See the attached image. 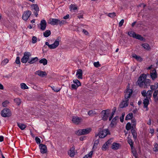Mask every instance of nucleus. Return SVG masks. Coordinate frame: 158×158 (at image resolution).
Listing matches in <instances>:
<instances>
[{
    "label": "nucleus",
    "mask_w": 158,
    "mask_h": 158,
    "mask_svg": "<svg viewBox=\"0 0 158 158\" xmlns=\"http://www.w3.org/2000/svg\"><path fill=\"white\" fill-rule=\"evenodd\" d=\"M129 130H131L133 138L135 139L137 138V134L136 128V121L132 113H129Z\"/></svg>",
    "instance_id": "nucleus-1"
},
{
    "label": "nucleus",
    "mask_w": 158,
    "mask_h": 158,
    "mask_svg": "<svg viewBox=\"0 0 158 158\" xmlns=\"http://www.w3.org/2000/svg\"><path fill=\"white\" fill-rule=\"evenodd\" d=\"M128 83L127 86V88L125 91V93H126L125 95V98L120 103L119 106L120 108H123L128 106Z\"/></svg>",
    "instance_id": "nucleus-2"
},
{
    "label": "nucleus",
    "mask_w": 158,
    "mask_h": 158,
    "mask_svg": "<svg viewBox=\"0 0 158 158\" xmlns=\"http://www.w3.org/2000/svg\"><path fill=\"white\" fill-rule=\"evenodd\" d=\"M92 131L90 128L80 129L75 131V134L78 136L86 135L89 134Z\"/></svg>",
    "instance_id": "nucleus-3"
},
{
    "label": "nucleus",
    "mask_w": 158,
    "mask_h": 158,
    "mask_svg": "<svg viewBox=\"0 0 158 158\" xmlns=\"http://www.w3.org/2000/svg\"><path fill=\"white\" fill-rule=\"evenodd\" d=\"M48 23L52 25H61L66 23V21L64 20H60L56 19H50L48 21Z\"/></svg>",
    "instance_id": "nucleus-4"
},
{
    "label": "nucleus",
    "mask_w": 158,
    "mask_h": 158,
    "mask_svg": "<svg viewBox=\"0 0 158 158\" xmlns=\"http://www.w3.org/2000/svg\"><path fill=\"white\" fill-rule=\"evenodd\" d=\"M129 144L131 147L132 153L135 158H137L138 154L135 147L134 146V142L131 139H129Z\"/></svg>",
    "instance_id": "nucleus-5"
},
{
    "label": "nucleus",
    "mask_w": 158,
    "mask_h": 158,
    "mask_svg": "<svg viewBox=\"0 0 158 158\" xmlns=\"http://www.w3.org/2000/svg\"><path fill=\"white\" fill-rule=\"evenodd\" d=\"M12 115L10 110L7 108H5L3 109L1 112V115L3 117H9Z\"/></svg>",
    "instance_id": "nucleus-6"
},
{
    "label": "nucleus",
    "mask_w": 158,
    "mask_h": 158,
    "mask_svg": "<svg viewBox=\"0 0 158 158\" xmlns=\"http://www.w3.org/2000/svg\"><path fill=\"white\" fill-rule=\"evenodd\" d=\"M147 77L146 75L145 74H142L139 77L137 81L138 85L140 87H143L144 85V81Z\"/></svg>",
    "instance_id": "nucleus-7"
},
{
    "label": "nucleus",
    "mask_w": 158,
    "mask_h": 158,
    "mask_svg": "<svg viewBox=\"0 0 158 158\" xmlns=\"http://www.w3.org/2000/svg\"><path fill=\"white\" fill-rule=\"evenodd\" d=\"M31 55L30 52H24L23 56L21 59V61L23 63H26L29 60V57Z\"/></svg>",
    "instance_id": "nucleus-8"
},
{
    "label": "nucleus",
    "mask_w": 158,
    "mask_h": 158,
    "mask_svg": "<svg viewBox=\"0 0 158 158\" xmlns=\"http://www.w3.org/2000/svg\"><path fill=\"white\" fill-rule=\"evenodd\" d=\"M98 132L97 134L95 133V137H96L98 136H99V138H103L105 137H104V135H105V131L104 129H102L101 128H99L98 129Z\"/></svg>",
    "instance_id": "nucleus-9"
},
{
    "label": "nucleus",
    "mask_w": 158,
    "mask_h": 158,
    "mask_svg": "<svg viewBox=\"0 0 158 158\" xmlns=\"http://www.w3.org/2000/svg\"><path fill=\"white\" fill-rule=\"evenodd\" d=\"M31 10L34 13L35 15L37 17L38 15V12L39 11V8L38 6L36 4H33L31 6Z\"/></svg>",
    "instance_id": "nucleus-10"
},
{
    "label": "nucleus",
    "mask_w": 158,
    "mask_h": 158,
    "mask_svg": "<svg viewBox=\"0 0 158 158\" xmlns=\"http://www.w3.org/2000/svg\"><path fill=\"white\" fill-rule=\"evenodd\" d=\"M31 14V11L29 10L24 11V13L23 14L22 17L23 19L24 20L26 21L28 19Z\"/></svg>",
    "instance_id": "nucleus-11"
},
{
    "label": "nucleus",
    "mask_w": 158,
    "mask_h": 158,
    "mask_svg": "<svg viewBox=\"0 0 158 158\" xmlns=\"http://www.w3.org/2000/svg\"><path fill=\"white\" fill-rule=\"evenodd\" d=\"M40 152L42 154L46 153L47 152V148L45 144H40L39 145Z\"/></svg>",
    "instance_id": "nucleus-12"
},
{
    "label": "nucleus",
    "mask_w": 158,
    "mask_h": 158,
    "mask_svg": "<svg viewBox=\"0 0 158 158\" xmlns=\"http://www.w3.org/2000/svg\"><path fill=\"white\" fill-rule=\"evenodd\" d=\"M129 36L132 37L134 38L139 40H143L144 38L140 35L136 34L134 32H131L129 33Z\"/></svg>",
    "instance_id": "nucleus-13"
},
{
    "label": "nucleus",
    "mask_w": 158,
    "mask_h": 158,
    "mask_svg": "<svg viewBox=\"0 0 158 158\" xmlns=\"http://www.w3.org/2000/svg\"><path fill=\"white\" fill-rule=\"evenodd\" d=\"M82 121V119L77 116H73V117L72 121L76 125L79 124Z\"/></svg>",
    "instance_id": "nucleus-14"
},
{
    "label": "nucleus",
    "mask_w": 158,
    "mask_h": 158,
    "mask_svg": "<svg viewBox=\"0 0 158 158\" xmlns=\"http://www.w3.org/2000/svg\"><path fill=\"white\" fill-rule=\"evenodd\" d=\"M75 147L74 145H73L72 147L70 148L69 151L68 152V154L71 157H73L75 155Z\"/></svg>",
    "instance_id": "nucleus-15"
},
{
    "label": "nucleus",
    "mask_w": 158,
    "mask_h": 158,
    "mask_svg": "<svg viewBox=\"0 0 158 158\" xmlns=\"http://www.w3.org/2000/svg\"><path fill=\"white\" fill-rule=\"evenodd\" d=\"M150 76L152 80H154L157 77V74L156 69H154L150 71Z\"/></svg>",
    "instance_id": "nucleus-16"
},
{
    "label": "nucleus",
    "mask_w": 158,
    "mask_h": 158,
    "mask_svg": "<svg viewBox=\"0 0 158 158\" xmlns=\"http://www.w3.org/2000/svg\"><path fill=\"white\" fill-rule=\"evenodd\" d=\"M35 74L38 75L41 77H44V76H47V73L45 71H42L40 70H38L35 73Z\"/></svg>",
    "instance_id": "nucleus-17"
},
{
    "label": "nucleus",
    "mask_w": 158,
    "mask_h": 158,
    "mask_svg": "<svg viewBox=\"0 0 158 158\" xmlns=\"http://www.w3.org/2000/svg\"><path fill=\"white\" fill-rule=\"evenodd\" d=\"M59 45V41L56 40L54 43L48 45V47L51 49H54L56 48Z\"/></svg>",
    "instance_id": "nucleus-18"
},
{
    "label": "nucleus",
    "mask_w": 158,
    "mask_h": 158,
    "mask_svg": "<svg viewBox=\"0 0 158 158\" xmlns=\"http://www.w3.org/2000/svg\"><path fill=\"white\" fill-rule=\"evenodd\" d=\"M118 116H116L114 117L112 120L110 126L111 128L113 127L114 125H116L117 124L116 120L118 118Z\"/></svg>",
    "instance_id": "nucleus-19"
},
{
    "label": "nucleus",
    "mask_w": 158,
    "mask_h": 158,
    "mask_svg": "<svg viewBox=\"0 0 158 158\" xmlns=\"http://www.w3.org/2000/svg\"><path fill=\"white\" fill-rule=\"evenodd\" d=\"M41 30H45L46 27V22L44 19L42 20L40 23Z\"/></svg>",
    "instance_id": "nucleus-20"
},
{
    "label": "nucleus",
    "mask_w": 158,
    "mask_h": 158,
    "mask_svg": "<svg viewBox=\"0 0 158 158\" xmlns=\"http://www.w3.org/2000/svg\"><path fill=\"white\" fill-rule=\"evenodd\" d=\"M77 78L79 79L82 78V71L81 69H78L77 70L76 75H78Z\"/></svg>",
    "instance_id": "nucleus-21"
},
{
    "label": "nucleus",
    "mask_w": 158,
    "mask_h": 158,
    "mask_svg": "<svg viewBox=\"0 0 158 158\" xmlns=\"http://www.w3.org/2000/svg\"><path fill=\"white\" fill-rule=\"evenodd\" d=\"M120 146V144L119 143H117L114 142L113 143L112 146L111 147V148L114 150H116L119 148Z\"/></svg>",
    "instance_id": "nucleus-22"
},
{
    "label": "nucleus",
    "mask_w": 158,
    "mask_h": 158,
    "mask_svg": "<svg viewBox=\"0 0 158 158\" xmlns=\"http://www.w3.org/2000/svg\"><path fill=\"white\" fill-rule=\"evenodd\" d=\"M127 40L125 39H121L119 41V43L120 45L124 46L127 47Z\"/></svg>",
    "instance_id": "nucleus-23"
},
{
    "label": "nucleus",
    "mask_w": 158,
    "mask_h": 158,
    "mask_svg": "<svg viewBox=\"0 0 158 158\" xmlns=\"http://www.w3.org/2000/svg\"><path fill=\"white\" fill-rule=\"evenodd\" d=\"M38 60V58L37 57H36L34 58H31V60H29L28 62V63L30 64H33L36 62Z\"/></svg>",
    "instance_id": "nucleus-24"
},
{
    "label": "nucleus",
    "mask_w": 158,
    "mask_h": 158,
    "mask_svg": "<svg viewBox=\"0 0 158 158\" xmlns=\"http://www.w3.org/2000/svg\"><path fill=\"white\" fill-rule=\"evenodd\" d=\"M18 126L22 130H24L26 127V126L23 123L17 122Z\"/></svg>",
    "instance_id": "nucleus-25"
},
{
    "label": "nucleus",
    "mask_w": 158,
    "mask_h": 158,
    "mask_svg": "<svg viewBox=\"0 0 158 158\" xmlns=\"http://www.w3.org/2000/svg\"><path fill=\"white\" fill-rule=\"evenodd\" d=\"M149 98H145L143 101V104L144 105V107L146 108L147 107L149 103Z\"/></svg>",
    "instance_id": "nucleus-26"
},
{
    "label": "nucleus",
    "mask_w": 158,
    "mask_h": 158,
    "mask_svg": "<svg viewBox=\"0 0 158 158\" xmlns=\"http://www.w3.org/2000/svg\"><path fill=\"white\" fill-rule=\"evenodd\" d=\"M151 81L149 79H146L145 80V81H144V85L145 86L144 88H147V87L149 86L150 83Z\"/></svg>",
    "instance_id": "nucleus-27"
},
{
    "label": "nucleus",
    "mask_w": 158,
    "mask_h": 158,
    "mask_svg": "<svg viewBox=\"0 0 158 158\" xmlns=\"http://www.w3.org/2000/svg\"><path fill=\"white\" fill-rule=\"evenodd\" d=\"M132 57L135 58L138 61L141 62L142 60V59L141 57L140 56L136 55V54H133L132 55Z\"/></svg>",
    "instance_id": "nucleus-28"
},
{
    "label": "nucleus",
    "mask_w": 158,
    "mask_h": 158,
    "mask_svg": "<svg viewBox=\"0 0 158 158\" xmlns=\"http://www.w3.org/2000/svg\"><path fill=\"white\" fill-rule=\"evenodd\" d=\"M101 114H102L103 115L102 119L104 121H106L108 119L109 115L107 114L106 113V114H105L104 113V112H101Z\"/></svg>",
    "instance_id": "nucleus-29"
},
{
    "label": "nucleus",
    "mask_w": 158,
    "mask_h": 158,
    "mask_svg": "<svg viewBox=\"0 0 158 158\" xmlns=\"http://www.w3.org/2000/svg\"><path fill=\"white\" fill-rule=\"evenodd\" d=\"M158 87V83H155L154 85H152L150 86V89H151V91L153 90H156Z\"/></svg>",
    "instance_id": "nucleus-30"
},
{
    "label": "nucleus",
    "mask_w": 158,
    "mask_h": 158,
    "mask_svg": "<svg viewBox=\"0 0 158 158\" xmlns=\"http://www.w3.org/2000/svg\"><path fill=\"white\" fill-rule=\"evenodd\" d=\"M39 62L40 64H42L44 65L47 64L48 61L45 58H43L40 60Z\"/></svg>",
    "instance_id": "nucleus-31"
},
{
    "label": "nucleus",
    "mask_w": 158,
    "mask_h": 158,
    "mask_svg": "<svg viewBox=\"0 0 158 158\" xmlns=\"http://www.w3.org/2000/svg\"><path fill=\"white\" fill-rule=\"evenodd\" d=\"M158 94V90H156L154 92L153 96L154 98V99L156 100H158V97L157 96V95Z\"/></svg>",
    "instance_id": "nucleus-32"
},
{
    "label": "nucleus",
    "mask_w": 158,
    "mask_h": 158,
    "mask_svg": "<svg viewBox=\"0 0 158 158\" xmlns=\"http://www.w3.org/2000/svg\"><path fill=\"white\" fill-rule=\"evenodd\" d=\"M152 91L151 90H149L146 92V98L150 99L152 96Z\"/></svg>",
    "instance_id": "nucleus-33"
},
{
    "label": "nucleus",
    "mask_w": 158,
    "mask_h": 158,
    "mask_svg": "<svg viewBox=\"0 0 158 158\" xmlns=\"http://www.w3.org/2000/svg\"><path fill=\"white\" fill-rule=\"evenodd\" d=\"M51 34L50 30H46L44 33V36L45 37H47L50 35Z\"/></svg>",
    "instance_id": "nucleus-34"
},
{
    "label": "nucleus",
    "mask_w": 158,
    "mask_h": 158,
    "mask_svg": "<svg viewBox=\"0 0 158 158\" xmlns=\"http://www.w3.org/2000/svg\"><path fill=\"white\" fill-rule=\"evenodd\" d=\"M142 46L145 49L149 50L150 49V47L148 44H142Z\"/></svg>",
    "instance_id": "nucleus-35"
},
{
    "label": "nucleus",
    "mask_w": 158,
    "mask_h": 158,
    "mask_svg": "<svg viewBox=\"0 0 158 158\" xmlns=\"http://www.w3.org/2000/svg\"><path fill=\"white\" fill-rule=\"evenodd\" d=\"M93 151H90L88 154L85 155L83 158H92Z\"/></svg>",
    "instance_id": "nucleus-36"
},
{
    "label": "nucleus",
    "mask_w": 158,
    "mask_h": 158,
    "mask_svg": "<svg viewBox=\"0 0 158 158\" xmlns=\"http://www.w3.org/2000/svg\"><path fill=\"white\" fill-rule=\"evenodd\" d=\"M99 139H98L96 140L94 143V144L93 146V149H96L97 148V145L99 143Z\"/></svg>",
    "instance_id": "nucleus-37"
},
{
    "label": "nucleus",
    "mask_w": 158,
    "mask_h": 158,
    "mask_svg": "<svg viewBox=\"0 0 158 158\" xmlns=\"http://www.w3.org/2000/svg\"><path fill=\"white\" fill-rule=\"evenodd\" d=\"M69 6V8L71 10H74L77 9V7L75 4H71Z\"/></svg>",
    "instance_id": "nucleus-38"
},
{
    "label": "nucleus",
    "mask_w": 158,
    "mask_h": 158,
    "mask_svg": "<svg viewBox=\"0 0 158 158\" xmlns=\"http://www.w3.org/2000/svg\"><path fill=\"white\" fill-rule=\"evenodd\" d=\"M73 83L76 84L77 86H79L81 85V84L80 82L77 79L73 80Z\"/></svg>",
    "instance_id": "nucleus-39"
},
{
    "label": "nucleus",
    "mask_w": 158,
    "mask_h": 158,
    "mask_svg": "<svg viewBox=\"0 0 158 158\" xmlns=\"http://www.w3.org/2000/svg\"><path fill=\"white\" fill-rule=\"evenodd\" d=\"M107 16L111 18H114L116 16V14L115 12L109 13L107 14Z\"/></svg>",
    "instance_id": "nucleus-40"
},
{
    "label": "nucleus",
    "mask_w": 158,
    "mask_h": 158,
    "mask_svg": "<svg viewBox=\"0 0 158 158\" xmlns=\"http://www.w3.org/2000/svg\"><path fill=\"white\" fill-rule=\"evenodd\" d=\"M14 102L16 103V104L18 106L19 105L21 102L20 99L18 98L14 99Z\"/></svg>",
    "instance_id": "nucleus-41"
},
{
    "label": "nucleus",
    "mask_w": 158,
    "mask_h": 158,
    "mask_svg": "<svg viewBox=\"0 0 158 158\" xmlns=\"http://www.w3.org/2000/svg\"><path fill=\"white\" fill-rule=\"evenodd\" d=\"M21 87L22 89H28V87L24 83H22L21 84Z\"/></svg>",
    "instance_id": "nucleus-42"
},
{
    "label": "nucleus",
    "mask_w": 158,
    "mask_h": 158,
    "mask_svg": "<svg viewBox=\"0 0 158 158\" xmlns=\"http://www.w3.org/2000/svg\"><path fill=\"white\" fill-rule=\"evenodd\" d=\"M96 114L95 112L93 110H90L88 112V114L89 116H93L94 115Z\"/></svg>",
    "instance_id": "nucleus-43"
},
{
    "label": "nucleus",
    "mask_w": 158,
    "mask_h": 158,
    "mask_svg": "<svg viewBox=\"0 0 158 158\" xmlns=\"http://www.w3.org/2000/svg\"><path fill=\"white\" fill-rule=\"evenodd\" d=\"M105 131V135H104V137H106L107 135H110V133L108 129H104Z\"/></svg>",
    "instance_id": "nucleus-44"
},
{
    "label": "nucleus",
    "mask_w": 158,
    "mask_h": 158,
    "mask_svg": "<svg viewBox=\"0 0 158 158\" xmlns=\"http://www.w3.org/2000/svg\"><path fill=\"white\" fill-rule=\"evenodd\" d=\"M108 144L105 143L102 146V149L103 150L106 151L108 148Z\"/></svg>",
    "instance_id": "nucleus-45"
},
{
    "label": "nucleus",
    "mask_w": 158,
    "mask_h": 158,
    "mask_svg": "<svg viewBox=\"0 0 158 158\" xmlns=\"http://www.w3.org/2000/svg\"><path fill=\"white\" fill-rule=\"evenodd\" d=\"M9 103V102L8 101L6 100L2 103V104L3 106L6 107L7 106L8 104Z\"/></svg>",
    "instance_id": "nucleus-46"
},
{
    "label": "nucleus",
    "mask_w": 158,
    "mask_h": 158,
    "mask_svg": "<svg viewBox=\"0 0 158 158\" xmlns=\"http://www.w3.org/2000/svg\"><path fill=\"white\" fill-rule=\"evenodd\" d=\"M125 115V113L123 112L122 113L121 116L120 117V120L121 122H123Z\"/></svg>",
    "instance_id": "nucleus-47"
},
{
    "label": "nucleus",
    "mask_w": 158,
    "mask_h": 158,
    "mask_svg": "<svg viewBox=\"0 0 158 158\" xmlns=\"http://www.w3.org/2000/svg\"><path fill=\"white\" fill-rule=\"evenodd\" d=\"M8 60L6 58L2 61L1 64L3 65H5L8 62Z\"/></svg>",
    "instance_id": "nucleus-48"
},
{
    "label": "nucleus",
    "mask_w": 158,
    "mask_h": 158,
    "mask_svg": "<svg viewBox=\"0 0 158 158\" xmlns=\"http://www.w3.org/2000/svg\"><path fill=\"white\" fill-rule=\"evenodd\" d=\"M79 28L81 30H85V29H88V27L86 25H80Z\"/></svg>",
    "instance_id": "nucleus-49"
},
{
    "label": "nucleus",
    "mask_w": 158,
    "mask_h": 158,
    "mask_svg": "<svg viewBox=\"0 0 158 158\" xmlns=\"http://www.w3.org/2000/svg\"><path fill=\"white\" fill-rule=\"evenodd\" d=\"M51 88L54 91L56 92H57L60 91V88H56L54 86L51 87Z\"/></svg>",
    "instance_id": "nucleus-50"
},
{
    "label": "nucleus",
    "mask_w": 158,
    "mask_h": 158,
    "mask_svg": "<svg viewBox=\"0 0 158 158\" xmlns=\"http://www.w3.org/2000/svg\"><path fill=\"white\" fill-rule=\"evenodd\" d=\"M154 151L155 152H158V144L155 143L154 145Z\"/></svg>",
    "instance_id": "nucleus-51"
},
{
    "label": "nucleus",
    "mask_w": 158,
    "mask_h": 158,
    "mask_svg": "<svg viewBox=\"0 0 158 158\" xmlns=\"http://www.w3.org/2000/svg\"><path fill=\"white\" fill-rule=\"evenodd\" d=\"M110 110L109 109H107L106 110H103L102 111V112H104V113L106 114V113L107 114L109 115L110 114Z\"/></svg>",
    "instance_id": "nucleus-52"
},
{
    "label": "nucleus",
    "mask_w": 158,
    "mask_h": 158,
    "mask_svg": "<svg viewBox=\"0 0 158 158\" xmlns=\"http://www.w3.org/2000/svg\"><path fill=\"white\" fill-rule=\"evenodd\" d=\"M126 129L127 130V131H126L125 130H124V132L125 133V135L126 136H127V135L128 133V122L127 123L126 126Z\"/></svg>",
    "instance_id": "nucleus-53"
},
{
    "label": "nucleus",
    "mask_w": 158,
    "mask_h": 158,
    "mask_svg": "<svg viewBox=\"0 0 158 158\" xmlns=\"http://www.w3.org/2000/svg\"><path fill=\"white\" fill-rule=\"evenodd\" d=\"M35 140L37 144H39V145H40V144H41V140L38 137H35Z\"/></svg>",
    "instance_id": "nucleus-54"
},
{
    "label": "nucleus",
    "mask_w": 158,
    "mask_h": 158,
    "mask_svg": "<svg viewBox=\"0 0 158 158\" xmlns=\"http://www.w3.org/2000/svg\"><path fill=\"white\" fill-rule=\"evenodd\" d=\"M15 63L17 64H20L21 63L20 60V57L19 56H17L16 57L15 60Z\"/></svg>",
    "instance_id": "nucleus-55"
},
{
    "label": "nucleus",
    "mask_w": 158,
    "mask_h": 158,
    "mask_svg": "<svg viewBox=\"0 0 158 158\" xmlns=\"http://www.w3.org/2000/svg\"><path fill=\"white\" fill-rule=\"evenodd\" d=\"M94 66L96 68H98L101 66V65L98 61L94 62Z\"/></svg>",
    "instance_id": "nucleus-56"
},
{
    "label": "nucleus",
    "mask_w": 158,
    "mask_h": 158,
    "mask_svg": "<svg viewBox=\"0 0 158 158\" xmlns=\"http://www.w3.org/2000/svg\"><path fill=\"white\" fill-rule=\"evenodd\" d=\"M37 38L36 37L33 36L32 38V43L33 44L37 42Z\"/></svg>",
    "instance_id": "nucleus-57"
},
{
    "label": "nucleus",
    "mask_w": 158,
    "mask_h": 158,
    "mask_svg": "<svg viewBox=\"0 0 158 158\" xmlns=\"http://www.w3.org/2000/svg\"><path fill=\"white\" fill-rule=\"evenodd\" d=\"M79 86L74 84H73L71 85V87L73 89H76Z\"/></svg>",
    "instance_id": "nucleus-58"
},
{
    "label": "nucleus",
    "mask_w": 158,
    "mask_h": 158,
    "mask_svg": "<svg viewBox=\"0 0 158 158\" xmlns=\"http://www.w3.org/2000/svg\"><path fill=\"white\" fill-rule=\"evenodd\" d=\"M124 22V20L123 19H122L121 21L119 22L118 26L119 27L122 26Z\"/></svg>",
    "instance_id": "nucleus-59"
},
{
    "label": "nucleus",
    "mask_w": 158,
    "mask_h": 158,
    "mask_svg": "<svg viewBox=\"0 0 158 158\" xmlns=\"http://www.w3.org/2000/svg\"><path fill=\"white\" fill-rule=\"evenodd\" d=\"M141 94L143 97H146V91L143 90L141 92Z\"/></svg>",
    "instance_id": "nucleus-60"
},
{
    "label": "nucleus",
    "mask_w": 158,
    "mask_h": 158,
    "mask_svg": "<svg viewBox=\"0 0 158 158\" xmlns=\"http://www.w3.org/2000/svg\"><path fill=\"white\" fill-rule=\"evenodd\" d=\"M111 138H110L109 139V140H108L106 143L108 145V144H110L111 143H112V141H111Z\"/></svg>",
    "instance_id": "nucleus-61"
},
{
    "label": "nucleus",
    "mask_w": 158,
    "mask_h": 158,
    "mask_svg": "<svg viewBox=\"0 0 158 158\" xmlns=\"http://www.w3.org/2000/svg\"><path fill=\"white\" fill-rule=\"evenodd\" d=\"M82 32L86 35L89 34V33L87 30H82Z\"/></svg>",
    "instance_id": "nucleus-62"
},
{
    "label": "nucleus",
    "mask_w": 158,
    "mask_h": 158,
    "mask_svg": "<svg viewBox=\"0 0 158 158\" xmlns=\"http://www.w3.org/2000/svg\"><path fill=\"white\" fill-rule=\"evenodd\" d=\"M130 110L132 111V112H133L135 114L136 112V111H137V110L136 108L135 107V108L133 109V110H132V109H131V110Z\"/></svg>",
    "instance_id": "nucleus-63"
},
{
    "label": "nucleus",
    "mask_w": 158,
    "mask_h": 158,
    "mask_svg": "<svg viewBox=\"0 0 158 158\" xmlns=\"http://www.w3.org/2000/svg\"><path fill=\"white\" fill-rule=\"evenodd\" d=\"M154 129L152 128L150 129V130L149 132L152 134H153L154 133Z\"/></svg>",
    "instance_id": "nucleus-64"
}]
</instances>
